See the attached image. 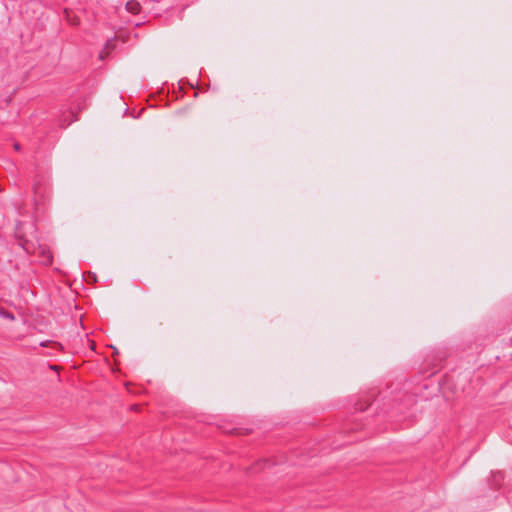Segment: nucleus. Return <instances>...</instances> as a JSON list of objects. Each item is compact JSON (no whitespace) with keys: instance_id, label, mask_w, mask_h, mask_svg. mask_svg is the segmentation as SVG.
<instances>
[{"instance_id":"nucleus-7","label":"nucleus","mask_w":512,"mask_h":512,"mask_svg":"<svg viewBox=\"0 0 512 512\" xmlns=\"http://www.w3.org/2000/svg\"><path fill=\"white\" fill-rule=\"evenodd\" d=\"M113 348V350L115 351V353H118V351L116 350V347L114 346H111Z\"/></svg>"},{"instance_id":"nucleus-4","label":"nucleus","mask_w":512,"mask_h":512,"mask_svg":"<svg viewBox=\"0 0 512 512\" xmlns=\"http://www.w3.org/2000/svg\"><path fill=\"white\" fill-rule=\"evenodd\" d=\"M114 39H109L106 41V44H105V47L106 48H109L111 45H112V42H113Z\"/></svg>"},{"instance_id":"nucleus-3","label":"nucleus","mask_w":512,"mask_h":512,"mask_svg":"<svg viewBox=\"0 0 512 512\" xmlns=\"http://www.w3.org/2000/svg\"><path fill=\"white\" fill-rule=\"evenodd\" d=\"M492 476H493V479H494L495 482L500 481V480L503 479V474L500 471H497V472L493 473Z\"/></svg>"},{"instance_id":"nucleus-1","label":"nucleus","mask_w":512,"mask_h":512,"mask_svg":"<svg viewBox=\"0 0 512 512\" xmlns=\"http://www.w3.org/2000/svg\"><path fill=\"white\" fill-rule=\"evenodd\" d=\"M125 8L131 14H137L141 10L139 2L136 0L127 1L125 4Z\"/></svg>"},{"instance_id":"nucleus-6","label":"nucleus","mask_w":512,"mask_h":512,"mask_svg":"<svg viewBox=\"0 0 512 512\" xmlns=\"http://www.w3.org/2000/svg\"><path fill=\"white\" fill-rule=\"evenodd\" d=\"M367 408H368V406H365V407L360 406V407H359V409H360L361 411H364V410H366Z\"/></svg>"},{"instance_id":"nucleus-2","label":"nucleus","mask_w":512,"mask_h":512,"mask_svg":"<svg viewBox=\"0 0 512 512\" xmlns=\"http://www.w3.org/2000/svg\"><path fill=\"white\" fill-rule=\"evenodd\" d=\"M0 317H2L4 319H9V320H14L15 319V316L11 312L5 310L1 306H0Z\"/></svg>"},{"instance_id":"nucleus-5","label":"nucleus","mask_w":512,"mask_h":512,"mask_svg":"<svg viewBox=\"0 0 512 512\" xmlns=\"http://www.w3.org/2000/svg\"><path fill=\"white\" fill-rule=\"evenodd\" d=\"M14 149L15 150H19L20 149V144L19 143H15L14 144Z\"/></svg>"},{"instance_id":"nucleus-8","label":"nucleus","mask_w":512,"mask_h":512,"mask_svg":"<svg viewBox=\"0 0 512 512\" xmlns=\"http://www.w3.org/2000/svg\"><path fill=\"white\" fill-rule=\"evenodd\" d=\"M510 342H511V344H512V337L510 338Z\"/></svg>"}]
</instances>
